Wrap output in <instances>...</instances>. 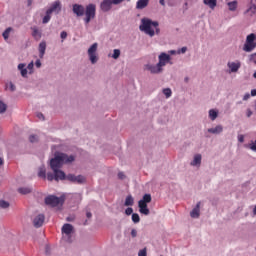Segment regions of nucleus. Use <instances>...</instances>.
I'll return each instance as SVG.
<instances>
[{
    "label": "nucleus",
    "instance_id": "3c124183",
    "mask_svg": "<svg viewBox=\"0 0 256 256\" xmlns=\"http://www.w3.org/2000/svg\"><path fill=\"white\" fill-rule=\"evenodd\" d=\"M250 98H251V94L246 93V94L244 95V97H243V101H248V99H250Z\"/></svg>",
    "mask_w": 256,
    "mask_h": 256
},
{
    "label": "nucleus",
    "instance_id": "c85d7f7f",
    "mask_svg": "<svg viewBox=\"0 0 256 256\" xmlns=\"http://www.w3.org/2000/svg\"><path fill=\"white\" fill-rule=\"evenodd\" d=\"M228 7H229L230 11H235L237 9V1L234 0L232 2H229Z\"/></svg>",
    "mask_w": 256,
    "mask_h": 256
},
{
    "label": "nucleus",
    "instance_id": "5701e85b",
    "mask_svg": "<svg viewBox=\"0 0 256 256\" xmlns=\"http://www.w3.org/2000/svg\"><path fill=\"white\" fill-rule=\"evenodd\" d=\"M203 3L210 9H215V7H217V0H203Z\"/></svg>",
    "mask_w": 256,
    "mask_h": 256
},
{
    "label": "nucleus",
    "instance_id": "4c0bfd02",
    "mask_svg": "<svg viewBox=\"0 0 256 256\" xmlns=\"http://www.w3.org/2000/svg\"><path fill=\"white\" fill-rule=\"evenodd\" d=\"M29 141L30 143H37L39 141V137H37V135H30Z\"/></svg>",
    "mask_w": 256,
    "mask_h": 256
},
{
    "label": "nucleus",
    "instance_id": "13d9d810",
    "mask_svg": "<svg viewBox=\"0 0 256 256\" xmlns=\"http://www.w3.org/2000/svg\"><path fill=\"white\" fill-rule=\"evenodd\" d=\"M37 117H38V119H42V120L45 119V116H43L42 113H38V114H37Z\"/></svg>",
    "mask_w": 256,
    "mask_h": 256
},
{
    "label": "nucleus",
    "instance_id": "2eb2a0df",
    "mask_svg": "<svg viewBox=\"0 0 256 256\" xmlns=\"http://www.w3.org/2000/svg\"><path fill=\"white\" fill-rule=\"evenodd\" d=\"M200 208H201V202H198L196 204V207L190 212V217H192V219L199 218Z\"/></svg>",
    "mask_w": 256,
    "mask_h": 256
},
{
    "label": "nucleus",
    "instance_id": "a211bd4d",
    "mask_svg": "<svg viewBox=\"0 0 256 256\" xmlns=\"http://www.w3.org/2000/svg\"><path fill=\"white\" fill-rule=\"evenodd\" d=\"M39 57L40 59H43V57L45 56V51L47 49V43L45 41H42L40 44H39Z\"/></svg>",
    "mask_w": 256,
    "mask_h": 256
},
{
    "label": "nucleus",
    "instance_id": "c756f323",
    "mask_svg": "<svg viewBox=\"0 0 256 256\" xmlns=\"http://www.w3.org/2000/svg\"><path fill=\"white\" fill-rule=\"evenodd\" d=\"M11 31H13V29L11 27H9L3 32L2 36L4 37L5 41H7V39H9V33H11Z\"/></svg>",
    "mask_w": 256,
    "mask_h": 256
},
{
    "label": "nucleus",
    "instance_id": "1a4fd4ad",
    "mask_svg": "<svg viewBox=\"0 0 256 256\" xmlns=\"http://www.w3.org/2000/svg\"><path fill=\"white\" fill-rule=\"evenodd\" d=\"M72 11L76 17H83L85 15V7L81 4H73Z\"/></svg>",
    "mask_w": 256,
    "mask_h": 256
},
{
    "label": "nucleus",
    "instance_id": "c03bdc74",
    "mask_svg": "<svg viewBox=\"0 0 256 256\" xmlns=\"http://www.w3.org/2000/svg\"><path fill=\"white\" fill-rule=\"evenodd\" d=\"M123 1H125V0H112V4L113 5H120V3H123ZM127 1H131V0H127Z\"/></svg>",
    "mask_w": 256,
    "mask_h": 256
},
{
    "label": "nucleus",
    "instance_id": "9d476101",
    "mask_svg": "<svg viewBox=\"0 0 256 256\" xmlns=\"http://www.w3.org/2000/svg\"><path fill=\"white\" fill-rule=\"evenodd\" d=\"M147 71H150L153 75H158V73H163V68L159 66L157 63L156 65L148 64L146 65Z\"/></svg>",
    "mask_w": 256,
    "mask_h": 256
},
{
    "label": "nucleus",
    "instance_id": "4468645a",
    "mask_svg": "<svg viewBox=\"0 0 256 256\" xmlns=\"http://www.w3.org/2000/svg\"><path fill=\"white\" fill-rule=\"evenodd\" d=\"M34 227L39 228L43 226V223H45V215L39 214L36 216L33 220Z\"/></svg>",
    "mask_w": 256,
    "mask_h": 256
},
{
    "label": "nucleus",
    "instance_id": "aec40b11",
    "mask_svg": "<svg viewBox=\"0 0 256 256\" xmlns=\"http://www.w3.org/2000/svg\"><path fill=\"white\" fill-rule=\"evenodd\" d=\"M201 154H196L193 161L190 163L192 167H201Z\"/></svg>",
    "mask_w": 256,
    "mask_h": 256
},
{
    "label": "nucleus",
    "instance_id": "39448f33",
    "mask_svg": "<svg viewBox=\"0 0 256 256\" xmlns=\"http://www.w3.org/2000/svg\"><path fill=\"white\" fill-rule=\"evenodd\" d=\"M45 203L50 207H59V205H63L65 203V197H57L55 195H49L45 198Z\"/></svg>",
    "mask_w": 256,
    "mask_h": 256
},
{
    "label": "nucleus",
    "instance_id": "b1692460",
    "mask_svg": "<svg viewBox=\"0 0 256 256\" xmlns=\"http://www.w3.org/2000/svg\"><path fill=\"white\" fill-rule=\"evenodd\" d=\"M133 203H135V200L133 199V196L128 195L125 199V207H132Z\"/></svg>",
    "mask_w": 256,
    "mask_h": 256
},
{
    "label": "nucleus",
    "instance_id": "774afa93",
    "mask_svg": "<svg viewBox=\"0 0 256 256\" xmlns=\"http://www.w3.org/2000/svg\"><path fill=\"white\" fill-rule=\"evenodd\" d=\"M253 77H254V79H256V71L254 72Z\"/></svg>",
    "mask_w": 256,
    "mask_h": 256
},
{
    "label": "nucleus",
    "instance_id": "f8f14e48",
    "mask_svg": "<svg viewBox=\"0 0 256 256\" xmlns=\"http://www.w3.org/2000/svg\"><path fill=\"white\" fill-rule=\"evenodd\" d=\"M48 14L49 13H60L61 12V2L60 1H55L51 7L47 10Z\"/></svg>",
    "mask_w": 256,
    "mask_h": 256
},
{
    "label": "nucleus",
    "instance_id": "de8ad7c7",
    "mask_svg": "<svg viewBox=\"0 0 256 256\" xmlns=\"http://www.w3.org/2000/svg\"><path fill=\"white\" fill-rule=\"evenodd\" d=\"M61 39H67V32L62 31L60 34Z\"/></svg>",
    "mask_w": 256,
    "mask_h": 256
},
{
    "label": "nucleus",
    "instance_id": "c9c22d12",
    "mask_svg": "<svg viewBox=\"0 0 256 256\" xmlns=\"http://www.w3.org/2000/svg\"><path fill=\"white\" fill-rule=\"evenodd\" d=\"M163 94L166 96L167 99H169V97H171V95H172V91L170 88H165L163 90Z\"/></svg>",
    "mask_w": 256,
    "mask_h": 256
},
{
    "label": "nucleus",
    "instance_id": "603ef678",
    "mask_svg": "<svg viewBox=\"0 0 256 256\" xmlns=\"http://www.w3.org/2000/svg\"><path fill=\"white\" fill-rule=\"evenodd\" d=\"M18 69H19V71H23V69H25V64L20 63V64L18 65Z\"/></svg>",
    "mask_w": 256,
    "mask_h": 256
},
{
    "label": "nucleus",
    "instance_id": "052dcab7",
    "mask_svg": "<svg viewBox=\"0 0 256 256\" xmlns=\"http://www.w3.org/2000/svg\"><path fill=\"white\" fill-rule=\"evenodd\" d=\"M86 217H87L88 219H91V217H93V214H91V212H87V213H86Z\"/></svg>",
    "mask_w": 256,
    "mask_h": 256
},
{
    "label": "nucleus",
    "instance_id": "0e129e2a",
    "mask_svg": "<svg viewBox=\"0 0 256 256\" xmlns=\"http://www.w3.org/2000/svg\"><path fill=\"white\" fill-rule=\"evenodd\" d=\"M4 163H5V160H3L2 157H0V168H1L2 165H4Z\"/></svg>",
    "mask_w": 256,
    "mask_h": 256
},
{
    "label": "nucleus",
    "instance_id": "a19ab883",
    "mask_svg": "<svg viewBox=\"0 0 256 256\" xmlns=\"http://www.w3.org/2000/svg\"><path fill=\"white\" fill-rule=\"evenodd\" d=\"M138 256H147V248H144L138 252Z\"/></svg>",
    "mask_w": 256,
    "mask_h": 256
},
{
    "label": "nucleus",
    "instance_id": "5fc2aeb1",
    "mask_svg": "<svg viewBox=\"0 0 256 256\" xmlns=\"http://www.w3.org/2000/svg\"><path fill=\"white\" fill-rule=\"evenodd\" d=\"M246 115L247 117H251V115H253V111H251V109H247Z\"/></svg>",
    "mask_w": 256,
    "mask_h": 256
},
{
    "label": "nucleus",
    "instance_id": "e2e57ef3",
    "mask_svg": "<svg viewBox=\"0 0 256 256\" xmlns=\"http://www.w3.org/2000/svg\"><path fill=\"white\" fill-rule=\"evenodd\" d=\"M169 54H170V55H176V54H177V51H175V50H170V51H169Z\"/></svg>",
    "mask_w": 256,
    "mask_h": 256
},
{
    "label": "nucleus",
    "instance_id": "423d86ee",
    "mask_svg": "<svg viewBox=\"0 0 256 256\" xmlns=\"http://www.w3.org/2000/svg\"><path fill=\"white\" fill-rule=\"evenodd\" d=\"M256 35L254 33L249 34L246 37V42L243 46V51H245L246 53H251V51H253L256 47Z\"/></svg>",
    "mask_w": 256,
    "mask_h": 256
},
{
    "label": "nucleus",
    "instance_id": "6ab92c4d",
    "mask_svg": "<svg viewBox=\"0 0 256 256\" xmlns=\"http://www.w3.org/2000/svg\"><path fill=\"white\" fill-rule=\"evenodd\" d=\"M31 30H32V37L35 39V41H39L42 37L41 31H39V28L34 26L31 28Z\"/></svg>",
    "mask_w": 256,
    "mask_h": 256
},
{
    "label": "nucleus",
    "instance_id": "f704fd0d",
    "mask_svg": "<svg viewBox=\"0 0 256 256\" xmlns=\"http://www.w3.org/2000/svg\"><path fill=\"white\" fill-rule=\"evenodd\" d=\"M120 55H121V50L114 49V52H113V55H112L113 59H119Z\"/></svg>",
    "mask_w": 256,
    "mask_h": 256
},
{
    "label": "nucleus",
    "instance_id": "69168bd1",
    "mask_svg": "<svg viewBox=\"0 0 256 256\" xmlns=\"http://www.w3.org/2000/svg\"><path fill=\"white\" fill-rule=\"evenodd\" d=\"M74 220H75V218H73V217H67L66 218V221H69V222L74 221Z\"/></svg>",
    "mask_w": 256,
    "mask_h": 256
},
{
    "label": "nucleus",
    "instance_id": "f3484780",
    "mask_svg": "<svg viewBox=\"0 0 256 256\" xmlns=\"http://www.w3.org/2000/svg\"><path fill=\"white\" fill-rule=\"evenodd\" d=\"M228 67L231 70V73H237L241 67V63L239 62H229Z\"/></svg>",
    "mask_w": 256,
    "mask_h": 256
},
{
    "label": "nucleus",
    "instance_id": "58836bf2",
    "mask_svg": "<svg viewBox=\"0 0 256 256\" xmlns=\"http://www.w3.org/2000/svg\"><path fill=\"white\" fill-rule=\"evenodd\" d=\"M46 178H47L49 181H53V180L55 181V172H54V174L51 173V172H49V173L47 174Z\"/></svg>",
    "mask_w": 256,
    "mask_h": 256
},
{
    "label": "nucleus",
    "instance_id": "79ce46f5",
    "mask_svg": "<svg viewBox=\"0 0 256 256\" xmlns=\"http://www.w3.org/2000/svg\"><path fill=\"white\" fill-rule=\"evenodd\" d=\"M7 88L10 89V91H15V89H16V87L13 84V82H9L7 84Z\"/></svg>",
    "mask_w": 256,
    "mask_h": 256
},
{
    "label": "nucleus",
    "instance_id": "0eeeda50",
    "mask_svg": "<svg viewBox=\"0 0 256 256\" xmlns=\"http://www.w3.org/2000/svg\"><path fill=\"white\" fill-rule=\"evenodd\" d=\"M97 47H98V44L94 43L88 49V56H89V59H90L92 65H95V63H97V61L99 59V58H97Z\"/></svg>",
    "mask_w": 256,
    "mask_h": 256
},
{
    "label": "nucleus",
    "instance_id": "393cba45",
    "mask_svg": "<svg viewBox=\"0 0 256 256\" xmlns=\"http://www.w3.org/2000/svg\"><path fill=\"white\" fill-rule=\"evenodd\" d=\"M31 191H33V189L29 188V187H22L18 189V192L21 193V195H29V193H31Z\"/></svg>",
    "mask_w": 256,
    "mask_h": 256
},
{
    "label": "nucleus",
    "instance_id": "6e6552de",
    "mask_svg": "<svg viewBox=\"0 0 256 256\" xmlns=\"http://www.w3.org/2000/svg\"><path fill=\"white\" fill-rule=\"evenodd\" d=\"M167 63H169L170 65H173V62H171V55L165 52L160 53V55L158 56L159 66L163 69V67H165Z\"/></svg>",
    "mask_w": 256,
    "mask_h": 256
},
{
    "label": "nucleus",
    "instance_id": "473e14b6",
    "mask_svg": "<svg viewBox=\"0 0 256 256\" xmlns=\"http://www.w3.org/2000/svg\"><path fill=\"white\" fill-rule=\"evenodd\" d=\"M7 111V104L0 100V114L5 113Z\"/></svg>",
    "mask_w": 256,
    "mask_h": 256
},
{
    "label": "nucleus",
    "instance_id": "864d4df0",
    "mask_svg": "<svg viewBox=\"0 0 256 256\" xmlns=\"http://www.w3.org/2000/svg\"><path fill=\"white\" fill-rule=\"evenodd\" d=\"M118 179H125V174L123 172H119Z\"/></svg>",
    "mask_w": 256,
    "mask_h": 256
},
{
    "label": "nucleus",
    "instance_id": "2f4dec72",
    "mask_svg": "<svg viewBox=\"0 0 256 256\" xmlns=\"http://www.w3.org/2000/svg\"><path fill=\"white\" fill-rule=\"evenodd\" d=\"M132 221H133V223H139L141 221V217H139V214L133 213L132 214Z\"/></svg>",
    "mask_w": 256,
    "mask_h": 256
},
{
    "label": "nucleus",
    "instance_id": "4be33fe9",
    "mask_svg": "<svg viewBox=\"0 0 256 256\" xmlns=\"http://www.w3.org/2000/svg\"><path fill=\"white\" fill-rule=\"evenodd\" d=\"M149 5V0H138L136 3V9H145Z\"/></svg>",
    "mask_w": 256,
    "mask_h": 256
},
{
    "label": "nucleus",
    "instance_id": "6e6d98bb",
    "mask_svg": "<svg viewBox=\"0 0 256 256\" xmlns=\"http://www.w3.org/2000/svg\"><path fill=\"white\" fill-rule=\"evenodd\" d=\"M35 66L39 69L41 67V60H36Z\"/></svg>",
    "mask_w": 256,
    "mask_h": 256
},
{
    "label": "nucleus",
    "instance_id": "ea45409f",
    "mask_svg": "<svg viewBox=\"0 0 256 256\" xmlns=\"http://www.w3.org/2000/svg\"><path fill=\"white\" fill-rule=\"evenodd\" d=\"M249 149L256 152V140L249 144Z\"/></svg>",
    "mask_w": 256,
    "mask_h": 256
},
{
    "label": "nucleus",
    "instance_id": "72a5a7b5",
    "mask_svg": "<svg viewBox=\"0 0 256 256\" xmlns=\"http://www.w3.org/2000/svg\"><path fill=\"white\" fill-rule=\"evenodd\" d=\"M66 179H67L68 181H71L72 183H76L77 176H75L74 174H68V175L66 176Z\"/></svg>",
    "mask_w": 256,
    "mask_h": 256
},
{
    "label": "nucleus",
    "instance_id": "680f3d73",
    "mask_svg": "<svg viewBox=\"0 0 256 256\" xmlns=\"http://www.w3.org/2000/svg\"><path fill=\"white\" fill-rule=\"evenodd\" d=\"M27 5H28V7H31V5H33V0H28Z\"/></svg>",
    "mask_w": 256,
    "mask_h": 256
},
{
    "label": "nucleus",
    "instance_id": "cd10ccee",
    "mask_svg": "<svg viewBox=\"0 0 256 256\" xmlns=\"http://www.w3.org/2000/svg\"><path fill=\"white\" fill-rule=\"evenodd\" d=\"M51 21V13L49 11H46V15L43 17L42 23L47 24Z\"/></svg>",
    "mask_w": 256,
    "mask_h": 256
},
{
    "label": "nucleus",
    "instance_id": "a878e982",
    "mask_svg": "<svg viewBox=\"0 0 256 256\" xmlns=\"http://www.w3.org/2000/svg\"><path fill=\"white\" fill-rule=\"evenodd\" d=\"M38 177L41 179H47V171L44 167L39 168Z\"/></svg>",
    "mask_w": 256,
    "mask_h": 256
},
{
    "label": "nucleus",
    "instance_id": "9b49d317",
    "mask_svg": "<svg viewBox=\"0 0 256 256\" xmlns=\"http://www.w3.org/2000/svg\"><path fill=\"white\" fill-rule=\"evenodd\" d=\"M111 7H113L112 0H103V2L100 4V8L104 13H107V11H111Z\"/></svg>",
    "mask_w": 256,
    "mask_h": 256
},
{
    "label": "nucleus",
    "instance_id": "dca6fc26",
    "mask_svg": "<svg viewBox=\"0 0 256 256\" xmlns=\"http://www.w3.org/2000/svg\"><path fill=\"white\" fill-rule=\"evenodd\" d=\"M62 233H64V235H67V237H71V233H73V225L64 224L62 226Z\"/></svg>",
    "mask_w": 256,
    "mask_h": 256
},
{
    "label": "nucleus",
    "instance_id": "412c9836",
    "mask_svg": "<svg viewBox=\"0 0 256 256\" xmlns=\"http://www.w3.org/2000/svg\"><path fill=\"white\" fill-rule=\"evenodd\" d=\"M208 133H212L213 135H219V133H223V126L218 125L215 128H209Z\"/></svg>",
    "mask_w": 256,
    "mask_h": 256
},
{
    "label": "nucleus",
    "instance_id": "20e7f679",
    "mask_svg": "<svg viewBox=\"0 0 256 256\" xmlns=\"http://www.w3.org/2000/svg\"><path fill=\"white\" fill-rule=\"evenodd\" d=\"M147 203H151V194H145L143 198L138 201L139 211L142 215H149L150 213Z\"/></svg>",
    "mask_w": 256,
    "mask_h": 256
},
{
    "label": "nucleus",
    "instance_id": "8fccbe9b",
    "mask_svg": "<svg viewBox=\"0 0 256 256\" xmlns=\"http://www.w3.org/2000/svg\"><path fill=\"white\" fill-rule=\"evenodd\" d=\"M22 77H27V68L21 70Z\"/></svg>",
    "mask_w": 256,
    "mask_h": 256
},
{
    "label": "nucleus",
    "instance_id": "4d7b16f0",
    "mask_svg": "<svg viewBox=\"0 0 256 256\" xmlns=\"http://www.w3.org/2000/svg\"><path fill=\"white\" fill-rule=\"evenodd\" d=\"M131 235H132V237H137V230L132 229L131 230Z\"/></svg>",
    "mask_w": 256,
    "mask_h": 256
},
{
    "label": "nucleus",
    "instance_id": "ddd939ff",
    "mask_svg": "<svg viewBox=\"0 0 256 256\" xmlns=\"http://www.w3.org/2000/svg\"><path fill=\"white\" fill-rule=\"evenodd\" d=\"M55 175V181H65L67 179V175L60 169L53 170Z\"/></svg>",
    "mask_w": 256,
    "mask_h": 256
},
{
    "label": "nucleus",
    "instance_id": "09e8293b",
    "mask_svg": "<svg viewBox=\"0 0 256 256\" xmlns=\"http://www.w3.org/2000/svg\"><path fill=\"white\" fill-rule=\"evenodd\" d=\"M181 53H187V47H182L180 50H178V54Z\"/></svg>",
    "mask_w": 256,
    "mask_h": 256
},
{
    "label": "nucleus",
    "instance_id": "bb28decb",
    "mask_svg": "<svg viewBox=\"0 0 256 256\" xmlns=\"http://www.w3.org/2000/svg\"><path fill=\"white\" fill-rule=\"evenodd\" d=\"M218 115H219V113L213 109H211L209 111V117H210L211 121H215V119H217Z\"/></svg>",
    "mask_w": 256,
    "mask_h": 256
},
{
    "label": "nucleus",
    "instance_id": "e433bc0d",
    "mask_svg": "<svg viewBox=\"0 0 256 256\" xmlns=\"http://www.w3.org/2000/svg\"><path fill=\"white\" fill-rule=\"evenodd\" d=\"M76 183H79V184L85 183V176L83 175L76 176Z\"/></svg>",
    "mask_w": 256,
    "mask_h": 256
},
{
    "label": "nucleus",
    "instance_id": "bf43d9fd",
    "mask_svg": "<svg viewBox=\"0 0 256 256\" xmlns=\"http://www.w3.org/2000/svg\"><path fill=\"white\" fill-rule=\"evenodd\" d=\"M251 96L256 97V89L251 90Z\"/></svg>",
    "mask_w": 256,
    "mask_h": 256
},
{
    "label": "nucleus",
    "instance_id": "37998d69",
    "mask_svg": "<svg viewBox=\"0 0 256 256\" xmlns=\"http://www.w3.org/2000/svg\"><path fill=\"white\" fill-rule=\"evenodd\" d=\"M125 214H126V215H133V208L128 207V208L125 210Z\"/></svg>",
    "mask_w": 256,
    "mask_h": 256
},
{
    "label": "nucleus",
    "instance_id": "49530a36",
    "mask_svg": "<svg viewBox=\"0 0 256 256\" xmlns=\"http://www.w3.org/2000/svg\"><path fill=\"white\" fill-rule=\"evenodd\" d=\"M35 66V64H33V62H30L29 64H28V66H27V69L29 70V71H33V67Z\"/></svg>",
    "mask_w": 256,
    "mask_h": 256
},
{
    "label": "nucleus",
    "instance_id": "338daca9",
    "mask_svg": "<svg viewBox=\"0 0 256 256\" xmlns=\"http://www.w3.org/2000/svg\"><path fill=\"white\" fill-rule=\"evenodd\" d=\"M160 5H162L163 7H165V0H160Z\"/></svg>",
    "mask_w": 256,
    "mask_h": 256
},
{
    "label": "nucleus",
    "instance_id": "f03ea898",
    "mask_svg": "<svg viewBox=\"0 0 256 256\" xmlns=\"http://www.w3.org/2000/svg\"><path fill=\"white\" fill-rule=\"evenodd\" d=\"M75 161V156L67 155L65 153H56L54 158L50 160V167L52 171L61 169L65 163H73Z\"/></svg>",
    "mask_w": 256,
    "mask_h": 256
},
{
    "label": "nucleus",
    "instance_id": "7c9ffc66",
    "mask_svg": "<svg viewBox=\"0 0 256 256\" xmlns=\"http://www.w3.org/2000/svg\"><path fill=\"white\" fill-rule=\"evenodd\" d=\"M9 202L5 201V200H0V207L1 209H9Z\"/></svg>",
    "mask_w": 256,
    "mask_h": 256
},
{
    "label": "nucleus",
    "instance_id": "7ed1b4c3",
    "mask_svg": "<svg viewBox=\"0 0 256 256\" xmlns=\"http://www.w3.org/2000/svg\"><path fill=\"white\" fill-rule=\"evenodd\" d=\"M96 12H97V7L95 6V4H88L86 6V9L84 10V14H85L84 23H86V25H89L92 19H95Z\"/></svg>",
    "mask_w": 256,
    "mask_h": 256
},
{
    "label": "nucleus",
    "instance_id": "f257e3e1",
    "mask_svg": "<svg viewBox=\"0 0 256 256\" xmlns=\"http://www.w3.org/2000/svg\"><path fill=\"white\" fill-rule=\"evenodd\" d=\"M140 31L145 33L146 35H149V37H155L156 35H159L160 29H159V22L153 21L149 18H142L141 24L139 26Z\"/></svg>",
    "mask_w": 256,
    "mask_h": 256
},
{
    "label": "nucleus",
    "instance_id": "a18cd8bd",
    "mask_svg": "<svg viewBox=\"0 0 256 256\" xmlns=\"http://www.w3.org/2000/svg\"><path fill=\"white\" fill-rule=\"evenodd\" d=\"M238 141H239V143H244L245 136L243 134L238 135Z\"/></svg>",
    "mask_w": 256,
    "mask_h": 256
}]
</instances>
